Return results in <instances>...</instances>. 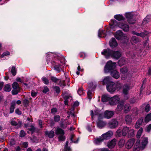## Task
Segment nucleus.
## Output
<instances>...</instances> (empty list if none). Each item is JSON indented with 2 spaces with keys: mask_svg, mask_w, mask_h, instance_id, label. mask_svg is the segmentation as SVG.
I'll list each match as a JSON object with an SVG mask.
<instances>
[{
  "mask_svg": "<svg viewBox=\"0 0 151 151\" xmlns=\"http://www.w3.org/2000/svg\"><path fill=\"white\" fill-rule=\"evenodd\" d=\"M49 53L51 56H54L55 57L58 58V60H54L51 63L54 70L58 73L60 72L62 70V65L65 63V58L60 54H54L52 52Z\"/></svg>",
  "mask_w": 151,
  "mask_h": 151,
  "instance_id": "obj_1",
  "label": "nucleus"
},
{
  "mask_svg": "<svg viewBox=\"0 0 151 151\" xmlns=\"http://www.w3.org/2000/svg\"><path fill=\"white\" fill-rule=\"evenodd\" d=\"M101 54L104 55L106 58L111 57L116 59H118L122 55L120 52L115 51L113 48H107L104 49L101 52Z\"/></svg>",
  "mask_w": 151,
  "mask_h": 151,
  "instance_id": "obj_2",
  "label": "nucleus"
},
{
  "mask_svg": "<svg viewBox=\"0 0 151 151\" xmlns=\"http://www.w3.org/2000/svg\"><path fill=\"white\" fill-rule=\"evenodd\" d=\"M128 72L127 68L124 67L121 69L120 73L121 74V78L122 80H126L128 82H130L132 80V75L133 72L132 71Z\"/></svg>",
  "mask_w": 151,
  "mask_h": 151,
  "instance_id": "obj_3",
  "label": "nucleus"
},
{
  "mask_svg": "<svg viewBox=\"0 0 151 151\" xmlns=\"http://www.w3.org/2000/svg\"><path fill=\"white\" fill-rule=\"evenodd\" d=\"M119 27L125 32H127L129 29V26L126 24L120 23L115 20H111L110 27L113 30H115L117 28Z\"/></svg>",
  "mask_w": 151,
  "mask_h": 151,
  "instance_id": "obj_4",
  "label": "nucleus"
},
{
  "mask_svg": "<svg viewBox=\"0 0 151 151\" xmlns=\"http://www.w3.org/2000/svg\"><path fill=\"white\" fill-rule=\"evenodd\" d=\"M129 127L127 126H124L122 129L119 128L116 132V136L120 137L122 135L125 136L127 135Z\"/></svg>",
  "mask_w": 151,
  "mask_h": 151,
  "instance_id": "obj_5",
  "label": "nucleus"
},
{
  "mask_svg": "<svg viewBox=\"0 0 151 151\" xmlns=\"http://www.w3.org/2000/svg\"><path fill=\"white\" fill-rule=\"evenodd\" d=\"M116 66V63H113L111 61H109L106 63L104 67V71L105 73H108L114 69Z\"/></svg>",
  "mask_w": 151,
  "mask_h": 151,
  "instance_id": "obj_6",
  "label": "nucleus"
},
{
  "mask_svg": "<svg viewBox=\"0 0 151 151\" xmlns=\"http://www.w3.org/2000/svg\"><path fill=\"white\" fill-rule=\"evenodd\" d=\"M132 81V80L131 82H128L127 81V83H128L124 84L123 87V93L126 95V96L124 97V99L125 100H126L128 99L129 98V96L128 95L129 91L130 88V87L129 85L130 84Z\"/></svg>",
  "mask_w": 151,
  "mask_h": 151,
  "instance_id": "obj_7",
  "label": "nucleus"
},
{
  "mask_svg": "<svg viewBox=\"0 0 151 151\" xmlns=\"http://www.w3.org/2000/svg\"><path fill=\"white\" fill-rule=\"evenodd\" d=\"M120 100L119 96L116 95L110 98L109 100V103L110 105L114 106L116 105L119 102Z\"/></svg>",
  "mask_w": 151,
  "mask_h": 151,
  "instance_id": "obj_8",
  "label": "nucleus"
},
{
  "mask_svg": "<svg viewBox=\"0 0 151 151\" xmlns=\"http://www.w3.org/2000/svg\"><path fill=\"white\" fill-rule=\"evenodd\" d=\"M125 16L127 19V21L129 24H133L135 23L136 20L132 12L126 13Z\"/></svg>",
  "mask_w": 151,
  "mask_h": 151,
  "instance_id": "obj_9",
  "label": "nucleus"
},
{
  "mask_svg": "<svg viewBox=\"0 0 151 151\" xmlns=\"http://www.w3.org/2000/svg\"><path fill=\"white\" fill-rule=\"evenodd\" d=\"M115 36L117 40L123 39H125L127 40L128 38L125 34L123 33L122 31L120 30L117 31L116 32L115 34Z\"/></svg>",
  "mask_w": 151,
  "mask_h": 151,
  "instance_id": "obj_10",
  "label": "nucleus"
},
{
  "mask_svg": "<svg viewBox=\"0 0 151 151\" xmlns=\"http://www.w3.org/2000/svg\"><path fill=\"white\" fill-rule=\"evenodd\" d=\"M103 118L102 114H99L98 116V121L97 122V126L99 128H101L106 125V123L104 121L101 120Z\"/></svg>",
  "mask_w": 151,
  "mask_h": 151,
  "instance_id": "obj_11",
  "label": "nucleus"
},
{
  "mask_svg": "<svg viewBox=\"0 0 151 151\" xmlns=\"http://www.w3.org/2000/svg\"><path fill=\"white\" fill-rule=\"evenodd\" d=\"M13 89L12 91V94L13 95L17 94L20 90V88L18 83L14 82L12 84Z\"/></svg>",
  "mask_w": 151,
  "mask_h": 151,
  "instance_id": "obj_12",
  "label": "nucleus"
},
{
  "mask_svg": "<svg viewBox=\"0 0 151 151\" xmlns=\"http://www.w3.org/2000/svg\"><path fill=\"white\" fill-rule=\"evenodd\" d=\"M115 86V83L114 82H111L110 84L107 85V89L109 92L110 93L114 92L116 90Z\"/></svg>",
  "mask_w": 151,
  "mask_h": 151,
  "instance_id": "obj_13",
  "label": "nucleus"
},
{
  "mask_svg": "<svg viewBox=\"0 0 151 151\" xmlns=\"http://www.w3.org/2000/svg\"><path fill=\"white\" fill-rule=\"evenodd\" d=\"M114 114V112L112 111L106 110L104 113L103 118H105L107 119H109L111 118Z\"/></svg>",
  "mask_w": 151,
  "mask_h": 151,
  "instance_id": "obj_14",
  "label": "nucleus"
},
{
  "mask_svg": "<svg viewBox=\"0 0 151 151\" xmlns=\"http://www.w3.org/2000/svg\"><path fill=\"white\" fill-rule=\"evenodd\" d=\"M124 102L123 101H121L118 104L116 108L115 111L117 114L120 113L122 110H124Z\"/></svg>",
  "mask_w": 151,
  "mask_h": 151,
  "instance_id": "obj_15",
  "label": "nucleus"
},
{
  "mask_svg": "<svg viewBox=\"0 0 151 151\" xmlns=\"http://www.w3.org/2000/svg\"><path fill=\"white\" fill-rule=\"evenodd\" d=\"M113 132L109 131L103 134L101 136L104 140L108 139H109L113 135Z\"/></svg>",
  "mask_w": 151,
  "mask_h": 151,
  "instance_id": "obj_16",
  "label": "nucleus"
},
{
  "mask_svg": "<svg viewBox=\"0 0 151 151\" xmlns=\"http://www.w3.org/2000/svg\"><path fill=\"white\" fill-rule=\"evenodd\" d=\"M16 119H12L10 121L11 124L14 126H17V127L19 128L21 127L22 123L21 122L18 121V120L17 121H16Z\"/></svg>",
  "mask_w": 151,
  "mask_h": 151,
  "instance_id": "obj_17",
  "label": "nucleus"
},
{
  "mask_svg": "<svg viewBox=\"0 0 151 151\" xmlns=\"http://www.w3.org/2000/svg\"><path fill=\"white\" fill-rule=\"evenodd\" d=\"M118 124V122L116 120L112 119L109 123V127L111 128H114L117 126Z\"/></svg>",
  "mask_w": 151,
  "mask_h": 151,
  "instance_id": "obj_18",
  "label": "nucleus"
},
{
  "mask_svg": "<svg viewBox=\"0 0 151 151\" xmlns=\"http://www.w3.org/2000/svg\"><path fill=\"white\" fill-rule=\"evenodd\" d=\"M135 142L134 139L132 138L129 139L126 143V147L128 149L130 148L133 145Z\"/></svg>",
  "mask_w": 151,
  "mask_h": 151,
  "instance_id": "obj_19",
  "label": "nucleus"
},
{
  "mask_svg": "<svg viewBox=\"0 0 151 151\" xmlns=\"http://www.w3.org/2000/svg\"><path fill=\"white\" fill-rule=\"evenodd\" d=\"M140 109L143 111L144 110L146 112H148L150 109V105L149 104H144L141 107Z\"/></svg>",
  "mask_w": 151,
  "mask_h": 151,
  "instance_id": "obj_20",
  "label": "nucleus"
},
{
  "mask_svg": "<svg viewBox=\"0 0 151 151\" xmlns=\"http://www.w3.org/2000/svg\"><path fill=\"white\" fill-rule=\"evenodd\" d=\"M110 46L112 47H116L118 46V43L114 38H112L109 42Z\"/></svg>",
  "mask_w": 151,
  "mask_h": 151,
  "instance_id": "obj_21",
  "label": "nucleus"
},
{
  "mask_svg": "<svg viewBox=\"0 0 151 151\" xmlns=\"http://www.w3.org/2000/svg\"><path fill=\"white\" fill-rule=\"evenodd\" d=\"M132 115H127L125 116V120L127 124H130L132 122Z\"/></svg>",
  "mask_w": 151,
  "mask_h": 151,
  "instance_id": "obj_22",
  "label": "nucleus"
},
{
  "mask_svg": "<svg viewBox=\"0 0 151 151\" xmlns=\"http://www.w3.org/2000/svg\"><path fill=\"white\" fill-rule=\"evenodd\" d=\"M116 142V140L114 139L109 142L107 144L108 147L110 148H112L114 147Z\"/></svg>",
  "mask_w": 151,
  "mask_h": 151,
  "instance_id": "obj_23",
  "label": "nucleus"
},
{
  "mask_svg": "<svg viewBox=\"0 0 151 151\" xmlns=\"http://www.w3.org/2000/svg\"><path fill=\"white\" fill-rule=\"evenodd\" d=\"M132 33L134 35H136L137 36H140L142 37H144L145 36L147 35L148 34V32L146 31H144L141 33H138L136 32L135 31H133L132 32Z\"/></svg>",
  "mask_w": 151,
  "mask_h": 151,
  "instance_id": "obj_24",
  "label": "nucleus"
},
{
  "mask_svg": "<svg viewBox=\"0 0 151 151\" xmlns=\"http://www.w3.org/2000/svg\"><path fill=\"white\" fill-rule=\"evenodd\" d=\"M131 109V106L129 103H126L124 106V113H127L129 112Z\"/></svg>",
  "mask_w": 151,
  "mask_h": 151,
  "instance_id": "obj_25",
  "label": "nucleus"
},
{
  "mask_svg": "<svg viewBox=\"0 0 151 151\" xmlns=\"http://www.w3.org/2000/svg\"><path fill=\"white\" fill-rule=\"evenodd\" d=\"M140 142L139 140H137L134 146V151H139L140 148L141 149H143L142 148H141V147H142V146H141L140 147H139V144Z\"/></svg>",
  "mask_w": 151,
  "mask_h": 151,
  "instance_id": "obj_26",
  "label": "nucleus"
},
{
  "mask_svg": "<svg viewBox=\"0 0 151 151\" xmlns=\"http://www.w3.org/2000/svg\"><path fill=\"white\" fill-rule=\"evenodd\" d=\"M111 75L114 78L117 79L120 76L119 73L116 70H114L112 71L111 73Z\"/></svg>",
  "mask_w": 151,
  "mask_h": 151,
  "instance_id": "obj_27",
  "label": "nucleus"
},
{
  "mask_svg": "<svg viewBox=\"0 0 151 151\" xmlns=\"http://www.w3.org/2000/svg\"><path fill=\"white\" fill-rule=\"evenodd\" d=\"M111 78L110 77L107 76L105 77L102 81V84L103 85L105 84H108L112 82L111 81Z\"/></svg>",
  "mask_w": 151,
  "mask_h": 151,
  "instance_id": "obj_28",
  "label": "nucleus"
},
{
  "mask_svg": "<svg viewBox=\"0 0 151 151\" xmlns=\"http://www.w3.org/2000/svg\"><path fill=\"white\" fill-rule=\"evenodd\" d=\"M46 136L50 138H52L54 136V132L53 131L51 130L50 131H46L45 132Z\"/></svg>",
  "mask_w": 151,
  "mask_h": 151,
  "instance_id": "obj_29",
  "label": "nucleus"
},
{
  "mask_svg": "<svg viewBox=\"0 0 151 151\" xmlns=\"http://www.w3.org/2000/svg\"><path fill=\"white\" fill-rule=\"evenodd\" d=\"M127 135L128 137H133L135 135L134 130L133 129L129 127Z\"/></svg>",
  "mask_w": 151,
  "mask_h": 151,
  "instance_id": "obj_30",
  "label": "nucleus"
},
{
  "mask_svg": "<svg viewBox=\"0 0 151 151\" xmlns=\"http://www.w3.org/2000/svg\"><path fill=\"white\" fill-rule=\"evenodd\" d=\"M15 105L16 101H12L11 103V105L10 108V113H12L14 112Z\"/></svg>",
  "mask_w": 151,
  "mask_h": 151,
  "instance_id": "obj_31",
  "label": "nucleus"
},
{
  "mask_svg": "<svg viewBox=\"0 0 151 151\" xmlns=\"http://www.w3.org/2000/svg\"><path fill=\"white\" fill-rule=\"evenodd\" d=\"M104 140L102 137L101 136L98 138H96L94 141V142L96 144L98 145L100 144L101 142H102Z\"/></svg>",
  "mask_w": 151,
  "mask_h": 151,
  "instance_id": "obj_32",
  "label": "nucleus"
},
{
  "mask_svg": "<svg viewBox=\"0 0 151 151\" xmlns=\"http://www.w3.org/2000/svg\"><path fill=\"white\" fill-rule=\"evenodd\" d=\"M55 133L58 135H62L64 134V132L62 129L58 127L55 130Z\"/></svg>",
  "mask_w": 151,
  "mask_h": 151,
  "instance_id": "obj_33",
  "label": "nucleus"
},
{
  "mask_svg": "<svg viewBox=\"0 0 151 151\" xmlns=\"http://www.w3.org/2000/svg\"><path fill=\"white\" fill-rule=\"evenodd\" d=\"M150 18L151 17L150 16H146L142 21V24L143 25H145L150 21Z\"/></svg>",
  "mask_w": 151,
  "mask_h": 151,
  "instance_id": "obj_34",
  "label": "nucleus"
},
{
  "mask_svg": "<svg viewBox=\"0 0 151 151\" xmlns=\"http://www.w3.org/2000/svg\"><path fill=\"white\" fill-rule=\"evenodd\" d=\"M115 87L116 88V89L117 91L120 90L123 87L122 84L119 82H116Z\"/></svg>",
  "mask_w": 151,
  "mask_h": 151,
  "instance_id": "obj_35",
  "label": "nucleus"
},
{
  "mask_svg": "<svg viewBox=\"0 0 151 151\" xmlns=\"http://www.w3.org/2000/svg\"><path fill=\"white\" fill-rule=\"evenodd\" d=\"M151 120V113L147 114L145 117L144 122L146 123H148Z\"/></svg>",
  "mask_w": 151,
  "mask_h": 151,
  "instance_id": "obj_36",
  "label": "nucleus"
},
{
  "mask_svg": "<svg viewBox=\"0 0 151 151\" xmlns=\"http://www.w3.org/2000/svg\"><path fill=\"white\" fill-rule=\"evenodd\" d=\"M147 138H145L143 139V140L142 142V149H143L145 146L147 145Z\"/></svg>",
  "mask_w": 151,
  "mask_h": 151,
  "instance_id": "obj_37",
  "label": "nucleus"
},
{
  "mask_svg": "<svg viewBox=\"0 0 151 151\" xmlns=\"http://www.w3.org/2000/svg\"><path fill=\"white\" fill-rule=\"evenodd\" d=\"M114 17L118 21L124 20V17L122 15L120 14L115 15Z\"/></svg>",
  "mask_w": 151,
  "mask_h": 151,
  "instance_id": "obj_38",
  "label": "nucleus"
},
{
  "mask_svg": "<svg viewBox=\"0 0 151 151\" xmlns=\"http://www.w3.org/2000/svg\"><path fill=\"white\" fill-rule=\"evenodd\" d=\"M110 99L108 96L107 95H103L102 97V101L103 102H106L108 101H109Z\"/></svg>",
  "mask_w": 151,
  "mask_h": 151,
  "instance_id": "obj_39",
  "label": "nucleus"
},
{
  "mask_svg": "<svg viewBox=\"0 0 151 151\" xmlns=\"http://www.w3.org/2000/svg\"><path fill=\"white\" fill-rule=\"evenodd\" d=\"M132 40L134 43H136L140 41V40L136 36H133L132 38Z\"/></svg>",
  "mask_w": 151,
  "mask_h": 151,
  "instance_id": "obj_40",
  "label": "nucleus"
},
{
  "mask_svg": "<svg viewBox=\"0 0 151 151\" xmlns=\"http://www.w3.org/2000/svg\"><path fill=\"white\" fill-rule=\"evenodd\" d=\"M126 63L125 59L123 58L121 59L118 62V63L120 66H122L124 65Z\"/></svg>",
  "mask_w": 151,
  "mask_h": 151,
  "instance_id": "obj_41",
  "label": "nucleus"
},
{
  "mask_svg": "<svg viewBox=\"0 0 151 151\" xmlns=\"http://www.w3.org/2000/svg\"><path fill=\"white\" fill-rule=\"evenodd\" d=\"M42 81L45 84L47 85L49 83V81L47 78L43 77H42Z\"/></svg>",
  "mask_w": 151,
  "mask_h": 151,
  "instance_id": "obj_42",
  "label": "nucleus"
},
{
  "mask_svg": "<svg viewBox=\"0 0 151 151\" xmlns=\"http://www.w3.org/2000/svg\"><path fill=\"white\" fill-rule=\"evenodd\" d=\"M103 35H105V33H104V31L102 30L99 29V31L98 33L99 37H104V36H102Z\"/></svg>",
  "mask_w": 151,
  "mask_h": 151,
  "instance_id": "obj_43",
  "label": "nucleus"
},
{
  "mask_svg": "<svg viewBox=\"0 0 151 151\" xmlns=\"http://www.w3.org/2000/svg\"><path fill=\"white\" fill-rule=\"evenodd\" d=\"M142 131L143 129L142 128H140L139 130L137 135V138H140L141 135Z\"/></svg>",
  "mask_w": 151,
  "mask_h": 151,
  "instance_id": "obj_44",
  "label": "nucleus"
},
{
  "mask_svg": "<svg viewBox=\"0 0 151 151\" xmlns=\"http://www.w3.org/2000/svg\"><path fill=\"white\" fill-rule=\"evenodd\" d=\"M125 142V141L124 139H121L118 142V145L120 147H122L124 146Z\"/></svg>",
  "mask_w": 151,
  "mask_h": 151,
  "instance_id": "obj_45",
  "label": "nucleus"
},
{
  "mask_svg": "<svg viewBox=\"0 0 151 151\" xmlns=\"http://www.w3.org/2000/svg\"><path fill=\"white\" fill-rule=\"evenodd\" d=\"M4 89L5 91L8 92L10 91L11 90L10 85L8 84L6 85L4 88Z\"/></svg>",
  "mask_w": 151,
  "mask_h": 151,
  "instance_id": "obj_46",
  "label": "nucleus"
},
{
  "mask_svg": "<svg viewBox=\"0 0 151 151\" xmlns=\"http://www.w3.org/2000/svg\"><path fill=\"white\" fill-rule=\"evenodd\" d=\"M68 142L67 141L65 146L64 149L65 151H70V148L68 146Z\"/></svg>",
  "mask_w": 151,
  "mask_h": 151,
  "instance_id": "obj_47",
  "label": "nucleus"
},
{
  "mask_svg": "<svg viewBox=\"0 0 151 151\" xmlns=\"http://www.w3.org/2000/svg\"><path fill=\"white\" fill-rule=\"evenodd\" d=\"M11 73L14 76L16 75V68L14 67H12L11 69Z\"/></svg>",
  "mask_w": 151,
  "mask_h": 151,
  "instance_id": "obj_48",
  "label": "nucleus"
},
{
  "mask_svg": "<svg viewBox=\"0 0 151 151\" xmlns=\"http://www.w3.org/2000/svg\"><path fill=\"white\" fill-rule=\"evenodd\" d=\"M10 54L9 52L8 51H6L4 52L1 56V58H3L5 56L9 55Z\"/></svg>",
  "mask_w": 151,
  "mask_h": 151,
  "instance_id": "obj_49",
  "label": "nucleus"
},
{
  "mask_svg": "<svg viewBox=\"0 0 151 151\" xmlns=\"http://www.w3.org/2000/svg\"><path fill=\"white\" fill-rule=\"evenodd\" d=\"M23 103L25 106H28L29 102L27 99H24L23 101Z\"/></svg>",
  "mask_w": 151,
  "mask_h": 151,
  "instance_id": "obj_50",
  "label": "nucleus"
},
{
  "mask_svg": "<svg viewBox=\"0 0 151 151\" xmlns=\"http://www.w3.org/2000/svg\"><path fill=\"white\" fill-rule=\"evenodd\" d=\"M77 92L79 95L80 96L83 95L84 93V92L82 88H79Z\"/></svg>",
  "mask_w": 151,
  "mask_h": 151,
  "instance_id": "obj_51",
  "label": "nucleus"
},
{
  "mask_svg": "<svg viewBox=\"0 0 151 151\" xmlns=\"http://www.w3.org/2000/svg\"><path fill=\"white\" fill-rule=\"evenodd\" d=\"M64 134L60 135L58 137L59 140L60 141H64L65 140V137L63 135Z\"/></svg>",
  "mask_w": 151,
  "mask_h": 151,
  "instance_id": "obj_52",
  "label": "nucleus"
},
{
  "mask_svg": "<svg viewBox=\"0 0 151 151\" xmlns=\"http://www.w3.org/2000/svg\"><path fill=\"white\" fill-rule=\"evenodd\" d=\"M54 90L56 92L58 93L60 91V89L57 86H55L53 87Z\"/></svg>",
  "mask_w": 151,
  "mask_h": 151,
  "instance_id": "obj_53",
  "label": "nucleus"
},
{
  "mask_svg": "<svg viewBox=\"0 0 151 151\" xmlns=\"http://www.w3.org/2000/svg\"><path fill=\"white\" fill-rule=\"evenodd\" d=\"M143 118L142 117H141L140 118L138 119L137 122V123L139 125H141L143 122Z\"/></svg>",
  "mask_w": 151,
  "mask_h": 151,
  "instance_id": "obj_54",
  "label": "nucleus"
},
{
  "mask_svg": "<svg viewBox=\"0 0 151 151\" xmlns=\"http://www.w3.org/2000/svg\"><path fill=\"white\" fill-rule=\"evenodd\" d=\"M28 129L32 132L34 131L35 129V127L32 125H31L30 127H29L28 128Z\"/></svg>",
  "mask_w": 151,
  "mask_h": 151,
  "instance_id": "obj_55",
  "label": "nucleus"
},
{
  "mask_svg": "<svg viewBox=\"0 0 151 151\" xmlns=\"http://www.w3.org/2000/svg\"><path fill=\"white\" fill-rule=\"evenodd\" d=\"M25 135V133L24 131L22 130L20 132V136L21 137H23Z\"/></svg>",
  "mask_w": 151,
  "mask_h": 151,
  "instance_id": "obj_56",
  "label": "nucleus"
},
{
  "mask_svg": "<svg viewBox=\"0 0 151 151\" xmlns=\"http://www.w3.org/2000/svg\"><path fill=\"white\" fill-rule=\"evenodd\" d=\"M60 119V116H55L54 117V121L55 122L59 121Z\"/></svg>",
  "mask_w": 151,
  "mask_h": 151,
  "instance_id": "obj_57",
  "label": "nucleus"
},
{
  "mask_svg": "<svg viewBox=\"0 0 151 151\" xmlns=\"http://www.w3.org/2000/svg\"><path fill=\"white\" fill-rule=\"evenodd\" d=\"M49 91V89L47 86L44 87L43 90V92L45 93H46Z\"/></svg>",
  "mask_w": 151,
  "mask_h": 151,
  "instance_id": "obj_58",
  "label": "nucleus"
},
{
  "mask_svg": "<svg viewBox=\"0 0 151 151\" xmlns=\"http://www.w3.org/2000/svg\"><path fill=\"white\" fill-rule=\"evenodd\" d=\"M51 79L52 81L55 83H56L57 81H60V80L59 79L53 77H52Z\"/></svg>",
  "mask_w": 151,
  "mask_h": 151,
  "instance_id": "obj_59",
  "label": "nucleus"
},
{
  "mask_svg": "<svg viewBox=\"0 0 151 151\" xmlns=\"http://www.w3.org/2000/svg\"><path fill=\"white\" fill-rule=\"evenodd\" d=\"M75 135L73 134H72L71 135V137L70 138V139L71 140V141L72 142H73L74 143H77L78 142V139L77 140V141H73V138L74 137Z\"/></svg>",
  "mask_w": 151,
  "mask_h": 151,
  "instance_id": "obj_60",
  "label": "nucleus"
},
{
  "mask_svg": "<svg viewBox=\"0 0 151 151\" xmlns=\"http://www.w3.org/2000/svg\"><path fill=\"white\" fill-rule=\"evenodd\" d=\"M68 115H72L73 116H74V112L73 109L71 111H68L67 112Z\"/></svg>",
  "mask_w": 151,
  "mask_h": 151,
  "instance_id": "obj_61",
  "label": "nucleus"
},
{
  "mask_svg": "<svg viewBox=\"0 0 151 151\" xmlns=\"http://www.w3.org/2000/svg\"><path fill=\"white\" fill-rule=\"evenodd\" d=\"M146 131L148 132H149L151 130V124H150L146 129Z\"/></svg>",
  "mask_w": 151,
  "mask_h": 151,
  "instance_id": "obj_62",
  "label": "nucleus"
},
{
  "mask_svg": "<svg viewBox=\"0 0 151 151\" xmlns=\"http://www.w3.org/2000/svg\"><path fill=\"white\" fill-rule=\"evenodd\" d=\"M91 91H88L87 92V95H88V98L90 99H91Z\"/></svg>",
  "mask_w": 151,
  "mask_h": 151,
  "instance_id": "obj_63",
  "label": "nucleus"
},
{
  "mask_svg": "<svg viewBox=\"0 0 151 151\" xmlns=\"http://www.w3.org/2000/svg\"><path fill=\"white\" fill-rule=\"evenodd\" d=\"M57 112V109L56 108H53L51 110V113L52 114H55Z\"/></svg>",
  "mask_w": 151,
  "mask_h": 151,
  "instance_id": "obj_64",
  "label": "nucleus"
}]
</instances>
